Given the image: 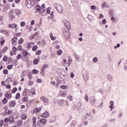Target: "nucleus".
Masks as SVG:
<instances>
[{"label":"nucleus","mask_w":127,"mask_h":127,"mask_svg":"<svg viewBox=\"0 0 127 127\" xmlns=\"http://www.w3.org/2000/svg\"><path fill=\"white\" fill-rule=\"evenodd\" d=\"M63 34L65 39H69V38H70V31H69L68 29L66 30V29H64Z\"/></svg>","instance_id":"nucleus-1"},{"label":"nucleus","mask_w":127,"mask_h":127,"mask_svg":"<svg viewBox=\"0 0 127 127\" xmlns=\"http://www.w3.org/2000/svg\"><path fill=\"white\" fill-rule=\"evenodd\" d=\"M55 7L60 13L63 12V7L60 4H56L55 5Z\"/></svg>","instance_id":"nucleus-2"},{"label":"nucleus","mask_w":127,"mask_h":127,"mask_svg":"<svg viewBox=\"0 0 127 127\" xmlns=\"http://www.w3.org/2000/svg\"><path fill=\"white\" fill-rule=\"evenodd\" d=\"M23 96H30L31 97V91L29 89L25 88L23 92Z\"/></svg>","instance_id":"nucleus-3"},{"label":"nucleus","mask_w":127,"mask_h":127,"mask_svg":"<svg viewBox=\"0 0 127 127\" xmlns=\"http://www.w3.org/2000/svg\"><path fill=\"white\" fill-rule=\"evenodd\" d=\"M8 26L9 27V28H12V29H13L14 28L15 29V31L16 32H17V30H18V27H17V25L15 23H13V24H9L8 25Z\"/></svg>","instance_id":"nucleus-4"},{"label":"nucleus","mask_w":127,"mask_h":127,"mask_svg":"<svg viewBox=\"0 0 127 127\" xmlns=\"http://www.w3.org/2000/svg\"><path fill=\"white\" fill-rule=\"evenodd\" d=\"M45 124H46V120L42 119L37 122V125L38 127H41L42 125H44Z\"/></svg>","instance_id":"nucleus-5"},{"label":"nucleus","mask_w":127,"mask_h":127,"mask_svg":"<svg viewBox=\"0 0 127 127\" xmlns=\"http://www.w3.org/2000/svg\"><path fill=\"white\" fill-rule=\"evenodd\" d=\"M35 9H36L37 12H39V13H41V14L45 12V9H40V7H39V6H36Z\"/></svg>","instance_id":"nucleus-6"},{"label":"nucleus","mask_w":127,"mask_h":127,"mask_svg":"<svg viewBox=\"0 0 127 127\" xmlns=\"http://www.w3.org/2000/svg\"><path fill=\"white\" fill-rule=\"evenodd\" d=\"M59 104L60 106H63L64 105H66V106H69V103L68 101L64 100H61L59 101Z\"/></svg>","instance_id":"nucleus-7"},{"label":"nucleus","mask_w":127,"mask_h":127,"mask_svg":"<svg viewBox=\"0 0 127 127\" xmlns=\"http://www.w3.org/2000/svg\"><path fill=\"white\" fill-rule=\"evenodd\" d=\"M25 5L27 8H30L32 6V3L31 2V0H25Z\"/></svg>","instance_id":"nucleus-8"},{"label":"nucleus","mask_w":127,"mask_h":127,"mask_svg":"<svg viewBox=\"0 0 127 127\" xmlns=\"http://www.w3.org/2000/svg\"><path fill=\"white\" fill-rule=\"evenodd\" d=\"M40 99L41 101L45 103V104H48V103H49V99H48V98L45 96H42L41 97Z\"/></svg>","instance_id":"nucleus-9"},{"label":"nucleus","mask_w":127,"mask_h":127,"mask_svg":"<svg viewBox=\"0 0 127 127\" xmlns=\"http://www.w3.org/2000/svg\"><path fill=\"white\" fill-rule=\"evenodd\" d=\"M16 105V102L14 100L10 101L9 103V108H14Z\"/></svg>","instance_id":"nucleus-10"},{"label":"nucleus","mask_w":127,"mask_h":127,"mask_svg":"<svg viewBox=\"0 0 127 127\" xmlns=\"http://www.w3.org/2000/svg\"><path fill=\"white\" fill-rule=\"evenodd\" d=\"M90 103L92 105H95L96 104V98L94 96H92L90 99Z\"/></svg>","instance_id":"nucleus-11"},{"label":"nucleus","mask_w":127,"mask_h":127,"mask_svg":"<svg viewBox=\"0 0 127 127\" xmlns=\"http://www.w3.org/2000/svg\"><path fill=\"white\" fill-rule=\"evenodd\" d=\"M34 44H35V43H34V42H27V47L28 48V49H30L31 48H32V46H33V45H34Z\"/></svg>","instance_id":"nucleus-12"},{"label":"nucleus","mask_w":127,"mask_h":127,"mask_svg":"<svg viewBox=\"0 0 127 127\" xmlns=\"http://www.w3.org/2000/svg\"><path fill=\"white\" fill-rule=\"evenodd\" d=\"M37 119L36 118V117H33L32 118V126L33 127H36V121H37Z\"/></svg>","instance_id":"nucleus-13"},{"label":"nucleus","mask_w":127,"mask_h":127,"mask_svg":"<svg viewBox=\"0 0 127 127\" xmlns=\"http://www.w3.org/2000/svg\"><path fill=\"white\" fill-rule=\"evenodd\" d=\"M9 18L10 20H13V18H14V15L12 14V11H10L9 12Z\"/></svg>","instance_id":"nucleus-14"},{"label":"nucleus","mask_w":127,"mask_h":127,"mask_svg":"<svg viewBox=\"0 0 127 127\" xmlns=\"http://www.w3.org/2000/svg\"><path fill=\"white\" fill-rule=\"evenodd\" d=\"M22 54L24 57H25V56H27V55H28V52L27 50H22Z\"/></svg>","instance_id":"nucleus-15"},{"label":"nucleus","mask_w":127,"mask_h":127,"mask_svg":"<svg viewBox=\"0 0 127 127\" xmlns=\"http://www.w3.org/2000/svg\"><path fill=\"white\" fill-rule=\"evenodd\" d=\"M5 97L6 98V99H7V100H9V99H11L12 96L11 95V93H6L5 95Z\"/></svg>","instance_id":"nucleus-16"},{"label":"nucleus","mask_w":127,"mask_h":127,"mask_svg":"<svg viewBox=\"0 0 127 127\" xmlns=\"http://www.w3.org/2000/svg\"><path fill=\"white\" fill-rule=\"evenodd\" d=\"M11 43L12 44H13L14 45L15 43H16L17 42V37H14L11 39Z\"/></svg>","instance_id":"nucleus-17"},{"label":"nucleus","mask_w":127,"mask_h":127,"mask_svg":"<svg viewBox=\"0 0 127 127\" xmlns=\"http://www.w3.org/2000/svg\"><path fill=\"white\" fill-rule=\"evenodd\" d=\"M67 93L61 91L59 93V96H60L61 97H63V98H64V97H65Z\"/></svg>","instance_id":"nucleus-18"},{"label":"nucleus","mask_w":127,"mask_h":127,"mask_svg":"<svg viewBox=\"0 0 127 127\" xmlns=\"http://www.w3.org/2000/svg\"><path fill=\"white\" fill-rule=\"evenodd\" d=\"M49 115L48 112H44L41 115V117L42 118H48Z\"/></svg>","instance_id":"nucleus-19"},{"label":"nucleus","mask_w":127,"mask_h":127,"mask_svg":"<svg viewBox=\"0 0 127 127\" xmlns=\"http://www.w3.org/2000/svg\"><path fill=\"white\" fill-rule=\"evenodd\" d=\"M7 102H8V100H7V99L5 97H4L3 99L1 101V102L3 105H5V104H6V103H7Z\"/></svg>","instance_id":"nucleus-20"},{"label":"nucleus","mask_w":127,"mask_h":127,"mask_svg":"<svg viewBox=\"0 0 127 127\" xmlns=\"http://www.w3.org/2000/svg\"><path fill=\"white\" fill-rule=\"evenodd\" d=\"M92 116V113L91 112H89L86 114L85 116V119H88V118L91 117Z\"/></svg>","instance_id":"nucleus-21"},{"label":"nucleus","mask_w":127,"mask_h":127,"mask_svg":"<svg viewBox=\"0 0 127 127\" xmlns=\"http://www.w3.org/2000/svg\"><path fill=\"white\" fill-rule=\"evenodd\" d=\"M22 123H23V122L21 120L18 121L17 122V126L18 127H21L22 125Z\"/></svg>","instance_id":"nucleus-22"},{"label":"nucleus","mask_w":127,"mask_h":127,"mask_svg":"<svg viewBox=\"0 0 127 127\" xmlns=\"http://www.w3.org/2000/svg\"><path fill=\"white\" fill-rule=\"evenodd\" d=\"M110 6L109 5H108V4L107 3V2H104L102 3V7H109Z\"/></svg>","instance_id":"nucleus-23"},{"label":"nucleus","mask_w":127,"mask_h":127,"mask_svg":"<svg viewBox=\"0 0 127 127\" xmlns=\"http://www.w3.org/2000/svg\"><path fill=\"white\" fill-rule=\"evenodd\" d=\"M23 42H24V40L22 38H20L18 41V44H22Z\"/></svg>","instance_id":"nucleus-24"},{"label":"nucleus","mask_w":127,"mask_h":127,"mask_svg":"<svg viewBox=\"0 0 127 127\" xmlns=\"http://www.w3.org/2000/svg\"><path fill=\"white\" fill-rule=\"evenodd\" d=\"M33 63L35 65H36L39 63V60L37 59H35L33 60Z\"/></svg>","instance_id":"nucleus-25"},{"label":"nucleus","mask_w":127,"mask_h":127,"mask_svg":"<svg viewBox=\"0 0 127 127\" xmlns=\"http://www.w3.org/2000/svg\"><path fill=\"white\" fill-rule=\"evenodd\" d=\"M41 111V108H37L34 110V113H38V112H40Z\"/></svg>","instance_id":"nucleus-26"},{"label":"nucleus","mask_w":127,"mask_h":127,"mask_svg":"<svg viewBox=\"0 0 127 127\" xmlns=\"http://www.w3.org/2000/svg\"><path fill=\"white\" fill-rule=\"evenodd\" d=\"M31 96L33 95H35V94H36V92H35V89L34 88H32L31 89Z\"/></svg>","instance_id":"nucleus-27"},{"label":"nucleus","mask_w":127,"mask_h":127,"mask_svg":"<svg viewBox=\"0 0 127 127\" xmlns=\"http://www.w3.org/2000/svg\"><path fill=\"white\" fill-rule=\"evenodd\" d=\"M4 42H5V40H4L2 38L0 39V43L1 46H2V45H3V44H4Z\"/></svg>","instance_id":"nucleus-28"},{"label":"nucleus","mask_w":127,"mask_h":127,"mask_svg":"<svg viewBox=\"0 0 127 127\" xmlns=\"http://www.w3.org/2000/svg\"><path fill=\"white\" fill-rule=\"evenodd\" d=\"M15 11L17 15H20V14H21V12L20 10L16 9Z\"/></svg>","instance_id":"nucleus-29"},{"label":"nucleus","mask_w":127,"mask_h":127,"mask_svg":"<svg viewBox=\"0 0 127 127\" xmlns=\"http://www.w3.org/2000/svg\"><path fill=\"white\" fill-rule=\"evenodd\" d=\"M61 89H62L63 90H66V89H67V88H68V86L66 85H61L60 86Z\"/></svg>","instance_id":"nucleus-30"},{"label":"nucleus","mask_w":127,"mask_h":127,"mask_svg":"<svg viewBox=\"0 0 127 127\" xmlns=\"http://www.w3.org/2000/svg\"><path fill=\"white\" fill-rule=\"evenodd\" d=\"M20 98V93H17L15 95L16 100H18Z\"/></svg>","instance_id":"nucleus-31"},{"label":"nucleus","mask_w":127,"mask_h":127,"mask_svg":"<svg viewBox=\"0 0 127 127\" xmlns=\"http://www.w3.org/2000/svg\"><path fill=\"white\" fill-rule=\"evenodd\" d=\"M17 50H19V51H22V46H21V45H19L17 46Z\"/></svg>","instance_id":"nucleus-32"},{"label":"nucleus","mask_w":127,"mask_h":127,"mask_svg":"<svg viewBox=\"0 0 127 127\" xmlns=\"http://www.w3.org/2000/svg\"><path fill=\"white\" fill-rule=\"evenodd\" d=\"M63 52V51H62V50H59L57 51V54L58 55H61L62 54Z\"/></svg>","instance_id":"nucleus-33"},{"label":"nucleus","mask_w":127,"mask_h":127,"mask_svg":"<svg viewBox=\"0 0 127 127\" xmlns=\"http://www.w3.org/2000/svg\"><path fill=\"white\" fill-rule=\"evenodd\" d=\"M37 48H38V47L36 45L34 46L32 48V51L35 52L36 50H37Z\"/></svg>","instance_id":"nucleus-34"},{"label":"nucleus","mask_w":127,"mask_h":127,"mask_svg":"<svg viewBox=\"0 0 127 127\" xmlns=\"http://www.w3.org/2000/svg\"><path fill=\"white\" fill-rule=\"evenodd\" d=\"M67 99L68 100H69V101H73V96H72V95H69L67 96Z\"/></svg>","instance_id":"nucleus-35"},{"label":"nucleus","mask_w":127,"mask_h":127,"mask_svg":"<svg viewBox=\"0 0 127 127\" xmlns=\"http://www.w3.org/2000/svg\"><path fill=\"white\" fill-rule=\"evenodd\" d=\"M10 56H12L13 55H16V52H14L13 51H11L10 52Z\"/></svg>","instance_id":"nucleus-36"},{"label":"nucleus","mask_w":127,"mask_h":127,"mask_svg":"<svg viewBox=\"0 0 127 127\" xmlns=\"http://www.w3.org/2000/svg\"><path fill=\"white\" fill-rule=\"evenodd\" d=\"M21 118L22 120H26V118H27V116H26V115L25 114H22L21 116Z\"/></svg>","instance_id":"nucleus-37"},{"label":"nucleus","mask_w":127,"mask_h":127,"mask_svg":"<svg viewBox=\"0 0 127 127\" xmlns=\"http://www.w3.org/2000/svg\"><path fill=\"white\" fill-rule=\"evenodd\" d=\"M13 67V65L12 64H10V65H8L7 66V68L8 69V70H11V69H12Z\"/></svg>","instance_id":"nucleus-38"},{"label":"nucleus","mask_w":127,"mask_h":127,"mask_svg":"<svg viewBox=\"0 0 127 127\" xmlns=\"http://www.w3.org/2000/svg\"><path fill=\"white\" fill-rule=\"evenodd\" d=\"M71 64H72V59H71V58H68V65L70 66Z\"/></svg>","instance_id":"nucleus-39"},{"label":"nucleus","mask_w":127,"mask_h":127,"mask_svg":"<svg viewBox=\"0 0 127 127\" xmlns=\"http://www.w3.org/2000/svg\"><path fill=\"white\" fill-rule=\"evenodd\" d=\"M12 51H14V52H17V48L13 47L12 48Z\"/></svg>","instance_id":"nucleus-40"},{"label":"nucleus","mask_w":127,"mask_h":127,"mask_svg":"<svg viewBox=\"0 0 127 127\" xmlns=\"http://www.w3.org/2000/svg\"><path fill=\"white\" fill-rule=\"evenodd\" d=\"M49 65L48 64H45L43 67H42V70H45L46 68H48Z\"/></svg>","instance_id":"nucleus-41"},{"label":"nucleus","mask_w":127,"mask_h":127,"mask_svg":"<svg viewBox=\"0 0 127 127\" xmlns=\"http://www.w3.org/2000/svg\"><path fill=\"white\" fill-rule=\"evenodd\" d=\"M21 58V55L20 54H18L16 57V60H19Z\"/></svg>","instance_id":"nucleus-42"},{"label":"nucleus","mask_w":127,"mask_h":127,"mask_svg":"<svg viewBox=\"0 0 127 127\" xmlns=\"http://www.w3.org/2000/svg\"><path fill=\"white\" fill-rule=\"evenodd\" d=\"M85 100L86 102H89V97L87 94H85Z\"/></svg>","instance_id":"nucleus-43"},{"label":"nucleus","mask_w":127,"mask_h":127,"mask_svg":"<svg viewBox=\"0 0 127 127\" xmlns=\"http://www.w3.org/2000/svg\"><path fill=\"white\" fill-rule=\"evenodd\" d=\"M28 86H32L33 85V81L30 80L28 83Z\"/></svg>","instance_id":"nucleus-44"},{"label":"nucleus","mask_w":127,"mask_h":127,"mask_svg":"<svg viewBox=\"0 0 127 127\" xmlns=\"http://www.w3.org/2000/svg\"><path fill=\"white\" fill-rule=\"evenodd\" d=\"M20 26L21 27H23V26H25V22L22 21L20 23Z\"/></svg>","instance_id":"nucleus-45"},{"label":"nucleus","mask_w":127,"mask_h":127,"mask_svg":"<svg viewBox=\"0 0 127 127\" xmlns=\"http://www.w3.org/2000/svg\"><path fill=\"white\" fill-rule=\"evenodd\" d=\"M8 123H10V124H12V123H13V118H9Z\"/></svg>","instance_id":"nucleus-46"},{"label":"nucleus","mask_w":127,"mask_h":127,"mask_svg":"<svg viewBox=\"0 0 127 127\" xmlns=\"http://www.w3.org/2000/svg\"><path fill=\"white\" fill-rule=\"evenodd\" d=\"M16 91H17V88L14 87V88H13V90L12 91V94H14V93H15Z\"/></svg>","instance_id":"nucleus-47"},{"label":"nucleus","mask_w":127,"mask_h":127,"mask_svg":"<svg viewBox=\"0 0 127 127\" xmlns=\"http://www.w3.org/2000/svg\"><path fill=\"white\" fill-rule=\"evenodd\" d=\"M109 15L110 16H113V15H114V13L113 12V10H110L109 11Z\"/></svg>","instance_id":"nucleus-48"},{"label":"nucleus","mask_w":127,"mask_h":127,"mask_svg":"<svg viewBox=\"0 0 127 127\" xmlns=\"http://www.w3.org/2000/svg\"><path fill=\"white\" fill-rule=\"evenodd\" d=\"M3 74H4V75H7V74H8V70H7V69H4L3 71Z\"/></svg>","instance_id":"nucleus-49"},{"label":"nucleus","mask_w":127,"mask_h":127,"mask_svg":"<svg viewBox=\"0 0 127 127\" xmlns=\"http://www.w3.org/2000/svg\"><path fill=\"white\" fill-rule=\"evenodd\" d=\"M38 70H36V69H33L32 70V74H38Z\"/></svg>","instance_id":"nucleus-50"},{"label":"nucleus","mask_w":127,"mask_h":127,"mask_svg":"<svg viewBox=\"0 0 127 127\" xmlns=\"http://www.w3.org/2000/svg\"><path fill=\"white\" fill-rule=\"evenodd\" d=\"M22 102H23L24 103L25 102H27V97H23L22 99Z\"/></svg>","instance_id":"nucleus-51"},{"label":"nucleus","mask_w":127,"mask_h":127,"mask_svg":"<svg viewBox=\"0 0 127 127\" xmlns=\"http://www.w3.org/2000/svg\"><path fill=\"white\" fill-rule=\"evenodd\" d=\"M3 120H0V127H2V126H3Z\"/></svg>","instance_id":"nucleus-52"},{"label":"nucleus","mask_w":127,"mask_h":127,"mask_svg":"<svg viewBox=\"0 0 127 127\" xmlns=\"http://www.w3.org/2000/svg\"><path fill=\"white\" fill-rule=\"evenodd\" d=\"M1 33H3V34H5V35H7V30H3L1 31Z\"/></svg>","instance_id":"nucleus-53"},{"label":"nucleus","mask_w":127,"mask_h":127,"mask_svg":"<svg viewBox=\"0 0 127 127\" xmlns=\"http://www.w3.org/2000/svg\"><path fill=\"white\" fill-rule=\"evenodd\" d=\"M21 35V33H17L15 34V36H16L17 37H20Z\"/></svg>","instance_id":"nucleus-54"},{"label":"nucleus","mask_w":127,"mask_h":127,"mask_svg":"<svg viewBox=\"0 0 127 127\" xmlns=\"http://www.w3.org/2000/svg\"><path fill=\"white\" fill-rule=\"evenodd\" d=\"M30 105H31V102H29V101H28L26 104V107L27 108H29V107H30Z\"/></svg>","instance_id":"nucleus-55"},{"label":"nucleus","mask_w":127,"mask_h":127,"mask_svg":"<svg viewBox=\"0 0 127 127\" xmlns=\"http://www.w3.org/2000/svg\"><path fill=\"white\" fill-rule=\"evenodd\" d=\"M13 111L11 110H8L7 114V115H11V114L13 113Z\"/></svg>","instance_id":"nucleus-56"},{"label":"nucleus","mask_w":127,"mask_h":127,"mask_svg":"<svg viewBox=\"0 0 127 127\" xmlns=\"http://www.w3.org/2000/svg\"><path fill=\"white\" fill-rule=\"evenodd\" d=\"M3 61L6 62L7 61V56H4L3 58Z\"/></svg>","instance_id":"nucleus-57"},{"label":"nucleus","mask_w":127,"mask_h":127,"mask_svg":"<svg viewBox=\"0 0 127 127\" xmlns=\"http://www.w3.org/2000/svg\"><path fill=\"white\" fill-rule=\"evenodd\" d=\"M93 62H94L95 63H97V62H98V59L97 58H93Z\"/></svg>","instance_id":"nucleus-58"},{"label":"nucleus","mask_w":127,"mask_h":127,"mask_svg":"<svg viewBox=\"0 0 127 127\" xmlns=\"http://www.w3.org/2000/svg\"><path fill=\"white\" fill-rule=\"evenodd\" d=\"M107 78L109 81H112V80H113V77L111 75H108Z\"/></svg>","instance_id":"nucleus-59"},{"label":"nucleus","mask_w":127,"mask_h":127,"mask_svg":"<svg viewBox=\"0 0 127 127\" xmlns=\"http://www.w3.org/2000/svg\"><path fill=\"white\" fill-rule=\"evenodd\" d=\"M41 51H38L36 52V55H40L41 54Z\"/></svg>","instance_id":"nucleus-60"},{"label":"nucleus","mask_w":127,"mask_h":127,"mask_svg":"<svg viewBox=\"0 0 127 127\" xmlns=\"http://www.w3.org/2000/svg\"><path fill=\"white\" fill-rule=\"evenodd\" d=\"M1 86H6V85H5V81H1Z\"/></svg>","instance_id":"nucleus-61"},{"label":"nucleus","mask_w":127,"mask_h":127,"mask_svg":"<svg viewBox=\"0 0 127 127\" xmlns=\"http://www.w3.org/2000/svg\"><path fill=\"white\" fill-rule=\"evenodd\" d=\"M28 79L31 80V79H32V74H30L28 75Z\"/></svg>","instance_id":"nucleus-62"},{"label":"nucleus","mask_w":127,"mask_h":127,"mask_svg":"<svg viewBox=\"0 0 127 127\" xmlns=\"http://www.w3.org/2000/svg\"><path fill=\"white\" fill-rule=\"evenodd\" d=\"M70 76L71 78H74L75 74H74V73L73 72H71L70 74Z\"/></svg>","instance_id":"nucleus-63"},{"label":"nucleus","mask_w":127,"mask_h":127,"mask_svg":"<svg viewBox=\"0 0 127 127\" xmlns=\"http://www.w3.org/2000/svg\"><path fill=\"white\" fill-rule=\"evenodd\" d=\"M51 10H50V7H48L47 9V13L49 14L50 13V11Z\"/></svg>","instance_id":"nucleus-64"}]
</instances>
